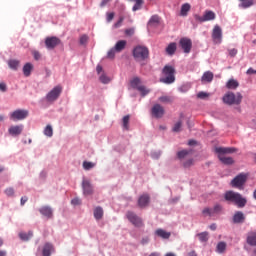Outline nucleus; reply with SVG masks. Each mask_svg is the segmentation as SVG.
<instances>
[{"instance_id": "1", "label": "nucleus", "mask_w": 256, "mask_h": 256, "mask_svg": "<svg viewBox=\"0 0 256 256\" xmlns=\"http://www.w3.org/2000/svg\"><path fill=\"white\" fill-rule=\"evenodd\" d=\"M224 199L225 201H228V203H233V205H236L238 209H243V207L247 205V198L243 197L241 193L233 190L226 191L224 194Z\"/></svg>"}, {"instance_id": "2", "label": "nucleus", "mask_w": 256, "mask_h": 256, "mask_svg": "<svg viewBox=\"0 0 256 256\" xmlns=\"http://www.w3.org/2000/svg\"><path fill=\"white\" fill-rule=\"evenodd\" d=\"M133 57L138 63H143L149 59V48L145 46H136L133 49Z\"/></svg>"}, {"instance_id": "3", "label": "nucleus", "mask_w": 256, "mask_h": 256, "mask_svg": "<svg viewBox=\"0 0 256 256\" xmlns=\"http://www.w3.org/2000/svg\"><path fill=\"white\" fill-rule=\"evenodd\" d=\"M162 73L164 78L160 79L161 83H165L166 85H171V83H175V67L166 65L164 66Z\"/></svg>"}, {"instance_id": "4", "label": "nucleus", "mask_w": 256, "mask_h": 256, "mask_svg": "<svg viewBox=\"0 0 256 256\" xmlns=\"http://www.w3.org/2000/svg\"><path fill=\"white\" fill-rule=\"evenodd\" d=\"M223 103L226 105H241L243 101V95L237 92L236 94L233 92L226 93L222 98Z\"/></svg>"}, {"instance_id": "5", "label": "nucleus", "mask_w": 256, "mask_h": 256, "mask_svg": "<svg viewBox=\"0 0 256 256\" xmlns=\"http://www.w3.org/2000/svg\"><path fill=\"white\" fill-rule=\"evenodd\" d=\"M126 219L134 226L137 227L138 229H141V227H145V223L143 222V218L139 217L135 212L133 211H128L126 213Z\"/></svg>"}, {"instance_id": "6", "label": "nucleus", "mask_w": 256, "mask_h": 256, "mask_svg": "<svg viewBox=\"0 0 256 256\" xmlns=\"http://www.w3.org/2000/svg\"><path fill=\"white\" fill-rule=\"evenodd\" d=\"M130 85L133 89H137L142 95V97H145V95H149L150 91L147 89V87L141 85V78L140 77H134L130 81Z\"/></svg>"}, {"instance_id": "7", "label": "nucleus", "mask_w": 256, "mask_h": 256, "mask_svg": "<svg viewBox=\"0 0 256 256\" xmlns=\"http://www.w3.org/2000/svg\"><path fill=\"white\" fill-rule=\"evenodd\" d=\"M61 93H63V87L61 85H58L54 87L47 95H46V101L48 103H55L59 97H61Z\"/></svg>"}, {"instance_id": "8", "label": "nucleus", "mask_w": 256, "mask_h": 256, "mask_svg": "<svg viewBox=\"0 0 256 256\" xmlns=\"http://www.w3.org/2000/svg\"><path fill=\"white\" fill-rule=\"evenodd\" d=\"M249 175L245 173L238 174L234 179L231 181V186L235 189H243L245 183H247V178Z\"/></svg>"}, {"instance_id": "9", "label": "nucleus", "mask_w": 256, "mask_h": 256, "mask_svg": "<svg viewBox=\"0 0 256 256\" xmlns=\"http://www.w3.org/2000/svg\"><path fill=\"white\" fill-rule=\"evenodd\" d=\"M179 47L183 53L189 54L191 53V49H193V41L190 38L183 37L179 40Z\"/></svg>"}, {"instance_id": "10", "label": "nucleus", "mask_w": 256, "mask_h": 256, "mask_svg": "<svg viewBox=\"0 0 256 256\" xmlns=\"http://www.w3.org/2000/svg\"><path fill=\"white\" fill-rule=\"evenodd\" d=\"M28 115L29 111L27 110H16L11 113L10 119H12V121H23V119H27Z\"/></svg>"}, {"instance_id": "11", "label": "nucleus", "mask_w": 256, "mask_h": 256, "mask_svg": "<svg viewBox=\"0 0 256 256\" xmlns=\"http://www.w3.org/2000/svg\"><path fill=\"white\" fill-rule=\"evenodd\" d=\"M45 45H46V48L49 50L55 49V47H57L58 45H61V39L55 36L47 37L45 39Z\"/></svg>"}, {"instance_id": "12", "label": "nucleus", "mask_w": 256, "mask_h": 256, "mask_svg": "<svg viewBox=\"0 0 256 256\" xmlns=\"http://www.w3.org/2000/svg\"><path fill=\"white\" fill-rule=\"evenodd\" d=\"M151 115L155 117V119H161L163 115H165V108L160 104H155L151 109Z\"/></svg>"}, {"instance_id": "13", "label": "nucleus", "mask_w": 256, "mask_h": 256, "mask_svg": "<svg viewBox=\"0 0 256 256\" xmlns=\"http://www.w3.org/2000/svg\"><path fill=\"white\" fill-rule=\"evenodd\" d=\"M82 189H83V195H93L94 190H93V185L91 184V181L84 179L82 181Z\"/></svg>"}, {"instance_id": "14", "label": "nucleus", "mask_w": 256, "mask_h": 256, "mask_svg": "<svg viewBox=\"0 0 256 256\" xmlns=\"http://www.w3.org/2000/svg\"><path fill=\"white\" fill-rule=\"evenodd\" d=\"M212 38L213 41L216 43H221V39L223 38V31L221 30V27L215 26L212 32Z\"/></svg>"}, {"instance_id": "15", "label": "nucleus", "mask_w": 256, "mask_h": 256, "mask_svg": "<svg viewBox=\"0 0 256 256\" xmlns=\"http://www.w3.org/2000/svg\"><path fill=\"white\" fill-rule=\"evenodd\" d=\"M218 155H229L231 153H237V148L233 147H218L215 149Z\"/></svg>"}, {"instance_id": "16", "label": "nucleus", "mask_w": 256, "mask_h": 256, "mask_svg": "<svg viewBox=\"0 0 256 256\" xmlns=\"http://www.w3.org/2000/svg\"><path fill=\"white\" fill-rule=\"evenodd\" d=\"M9 135H12V137H17L23 133V125H16V126H11L8 129Z\"/></svg>"}, {"instance_id": "17", "label": "nucleus", "mask_w": 256, "mask_h": 256, "mask_svg": "<svg viewBox=\"0 0 256 256\" xmlns=\"http://www.w3.org/2000/svg\"><path fill=\"white\" fill-rule=\"evenodd\" d=\"M246 243L250 245V247H256V231H250L247 233Z\"/></svg>"}, {"instance_id": "18", "label": "nucleus", "mask_w": 256, "mask_h": 256, "mask_svg": "<svg viewBox=\"0 0 256 256\" xmlns=\"http://www.w3.org/2000/svg\"><path fill=\"white\" fill-rule=\"evenodd\" d=\"M150 199L151 198L148 196V194H143L138 199V207H141V209L147 207V205H149Z\"/></svg>"}, {"instance_id": "19", "label": "nucleus", "mask_w": 256, "mask_h": 256, "mask_svg": "<svg viewBox=\"0 0 256 256\" xmlns=\"http://www.w3.org/2000/svg\"><path fill=\"white\" fill-rule=\"evenodd\" d=\"M233 223L239 224V223H245V214H243L242 211L235 212L233 218Z\"/></svg>"}, {"instance_id": "20", "label": "nucleus", "mask_w": 256, "mask_h": 256, "mask_svg": "<svg viewBox=\"0 0 256 256\" xmlns=\"http://www.w3.org/2000/svg\"><path fill=\"white\" fill-rule=\"evenodd\" d=\"M39 212L41 213V215H43L44 217H47V219H51V217H53V210L51 209V207L49 206H43L39 209Z\"/></svg>"}, {"instance_id": "21", "label": "nucleus", "mask_w": 256, "mask_h": 256, "mask_svg": "<svg viewBox=\"0 0 256 256\" xmlns=\"http://www.w3.org/2000/svg\"><path fill=\"white\" fill-rule=\"evenodd\" d=\"M218 159L219 161H221V163H223V165H233V163H235V160H233L232 157L225 156L222 154H218Z\"/></svg>"}, {"instance_id": "22", "label": "nucleus", "mask_w": 256, "mask_h": 256, "mask_svg": "<svg viewBox=\"0 0 256 256\" xmlns=\"http://www.w3.org/2000/svg\"><path fill=\"white\" fill-rule=\"evenodd\" d=\"M213 77H214L213 72L206 71L202 75L201 81L202 83H211V81H213Z\"/></svg>"}, {"instance_id": "23", "label": "nucleus", "mask_w": 256, "mask_h": 256, "mask_svg": "<svg viewBox=\"0 0 256 256\" xmlns=\"http://www.w3.org/2000/svg\"><path fill=\"white\" fill-rule=\"evenodd\" d=\"M103 215L104 211L101 206L94 208V218L96 219V221H101V219H103Z\"/></svg>"}, {"instance_id": "24", "label": "nucleus", "mask_w": 256, "mask_h": 256, "mask_svg": "<svg viewBox=\"0 0 256 256\" xmlns=\"http://www.w3.org/2000/svg\"><path fill=\"white\" fill-rule=\"evenodd\" d=\"M155 235H157V237H161V239H169V237H171V232H167L159 228L155 231Z\"/></svg>"}, {"instance_id": "25", "label": "nucleus", "mask_w": 256, "mask_h": 256, "mask_svg": "<svg viewBox=\"0 0 256 256\" xmlns=\"http://www.w3.org/2000/svg\"><path fill=\"white\" fill-rule=\"evenodd\" d=\"M125 47H127V41L120 40L116 43V45L114 46V49H115L116 53H121V51H123V49H125Z\"/></svg>"}, {"instance_id": "26", "label": "nucleus", "mask_w": 256, "mask_h": 256, "mask_svg": "<svg viewBox=\"0 0 256 256\" xmlns=\"http://www.w3.org/2000/svg\"><path fill=\"white\" fill-rule=\"evenodd\" d=\"M175 51H177V43L172 42L166 47V53L167 55H175Z\"/></svg>"}, {"instance_id": "27", "label": "nucleus", "mask_w": 256, "mask_h": 256, "mask_svg": "<svg viewBox=\"0 0 256 256\" xmlns=\"http://www.w3.org/2000/svg\"><path fill=\"white\" fill-rule=\"evenodd\" d=\"M32 71H33V64L28 62L23 66V73L25 77H30Z\"/></svg>"}, {"instance_id": "28", "label": "nucleus", "mask_w": 256, "mask_h": 256, "mask_svg": "<svg viewBox=\"0 0 256 256\" xmlns=\"http://www.w3.org/2000/svg\"><path fill=\"white\" fill-rule=\"evenodd\" d=\"M215 12L211 11V10H206L204 12V21L207 22V21H215Z\"/></svg>"}, {"instance_id": "29", "label": "nucleus", "mask_w": 256, "mask_h": 256, "mask_svg": "<svg viewBox=\"0 0 256 256\" xmlns=\"http://www.w3.org/2000/svg\"><path fill=\"white\" fill-rule=\"evenodd\" d=\"M160 21H161V18H159L158 15H153L150 18L148 25H149V27H157V25H159Z\"/></svg>"}, {"instance_id": "30", "label": "nucleus", "mask_w": 256, "mask_h": 256, "mask_svg": "<svg viewBox=\"0 0 256 256\" xmlns=\"http://www.w3.org/2000/svg\"><path fill=\"white\" fill-rule=\"evenodd\" d=\"M51 253H53V244H45L42 251L43 256H51Z\"/></svg>"}, {"instance_id": "31", "label": "nucleus", "mask_w": 256, "mask_h": 256, "mask_svg": "<svg viewBox=\"0 0 256 256\" xmlns=\"http://www.w3.org/2000/svg\"><path fill=\"white\" fill-rule=\"evenodd\" d=\"M191 11V5L189 3H185L181 6L180 15L182 17H187V13Z\"/></svg>"}, {"instance_id": "32", "label": "nucleus", "mask_w": 256, "mask_h": 256, "mask_svg": "<svg viewBox=\"0 0 256 256\" xmlns=\"http://www.w3.org/2000/svg\"><path fill=\"white\" fill-rule=\"evenodd\" d=\"M196 237H198L200 243H207L209 241V232L198 233Z\"/></svg>"}, {"instance_id": "33", "label": "nucleus", "mask_w": 256, "mask_h": 256, "mask_svg": "<svg viewBox=\"0 0 256 256\" xmlns=\"http://www.w3.org/2000/svg\"><path fill=\"white\" fill-rule=\"evenodd\" d=\"M226 87L228 89H232V90H235L237 89V87H239V82L235 79H230L228 80V82L226 83Z\"/></svg>"}, {"instance_id": "34", "label": "nucleus", "mask_w": 256, "mask_h": 256, "mask_svg": "<svg viewBox=\"0 0 256 256\" xmlns=\"http://www.w3.org/2000/svg\"><path fill=\"white\" fill-rule=\"evenodd\" d=\"M20 61L19 60H9L8 61V67H10L13 71H17V69H19V65H20Z\"/></svg>"}, {"instance_id": "35", "label": "nucleus", "mask_w": 256, "mask_h": 256, "mask_svg": "<svg viewBox=\"0 0 256 256\" xmlns=\"http://www.w3.org/2000/svg\"><path fill=\"white\" fill-rule=\"evenodd\" d=\"M19 237L22 241H29L33 237V231H29L28 233L20 232Z\"/></svg>"}, {"instance_id": "36", "label": "nucleus", "mask_w": 256, "mask_h": 256, "mask_svg": "<svg viewBox=\"0 0 256 256\" xmlns=\"http://www.w3.org/2000/svg\"><path fill=\"white\" fill-rule=\"evenodd\" d=\"M216 249L218 253H225V249H227V244L225 242H219Z\"/></svg>"}, {"instance_id": "37", "label": "nucleus", "mask_w": 256, "mask_h": 256, "mask_svg": "<svg viewBox=\"0 0 256 256\" xmlns=\"http://www.w3.org/2000/svg\"><path fill=\"white\" fill-rule=\"evenodd\" d=\"M129 1L135 2L132 8V11H139V9H141V6L143 5V0H129Z\"/></svg>"}, {"instance_id": "38", "label": "nucleus", "mask_w": 256, "mask_h": 256, "mask_svg": "<svg viewBox=\"0 0 256 256\" xmlns=\"http://www.w3.org/2000/svg\"><path fill=\"white\" fill-rule=\"evenodd\" d=\"M191 153V150H181L177 153V157L178 159H185V157H187V155H189Z\"/></svg>"}, {"instance_id": "39", "label": "nucleus", "mask_w": 256, "mask_h": 256, "mask_svg": "<svg viewBox=\"0 0 256 256\" xmlns=\"http://www.w3.org/2000/svg\"><path fill=\"white\" fill-rule=\"evenodd\" d=\"M243 9H248V7H253V0H243L240 4Z\"/></svg>"}, {"instance_id": "40", "label": "nucleus", "mask_w": 256, "mask_h": 256, "mask_svg": "<svg viewBox=\"0 0 256 256\" xmlns=\"http://www.w3.org/2000/svg\"><path fill=\"white\" fill-rule=\"evenodd\" d=\"M202 214L204 215V217H213V215H215L213 213V208H204L202 210Z\"/></svg>"}, {"instance_id": "41", "label": "nucleus", "mask_w": 256, "mask_h": 256, "mask_svg": "<svg viewBox=\"0 0 256 256\" xmlns=\"http://www.w3.org/2000/svg\"><path fill=\"white\" fill-rule=\"evenodd\" d=\"M44 135H46V137H53V127H51V125L46 126L44 129Z\"/></svg>"}, {"instance_id": "42", "label": "nucleus", "mask_w": 256, "mask_h": 256, "mask_svg": "<svg viewBox=\"0 0 256 256\" xmlns=\"http://www.w3.org/2000/svg\"><path fill=\"white\" fill-rule=\"evenodd\" d=\"M93 167H95V163L87 162V161L83 162V169H85V171H89V170L93 169Z\"/></svg>"}, {"instance_id": "43", "label": "nucleus", "mask_w": 256, "mask_h": 256, "mask_svg": "<svg viewBox=\"0 0 256 256\" xmlns=\"http://www.w3.org/2000/svg\"><path fill=\"white\" fill-rule=\"evenodd\" d=\"M129 119H130L129 115L124 116L122 119L123 127L124 129H126V131H129Z\"/></svg>"}, {"instance_id": "44", "label": "nucleus", "mask_w": 256, "mask_h": 256, "mask_svg": "<svg viewBox=\"0 0 256 256\" xmlns=\"http://www.w3.org/2000/svg\"><path fill=\"white\" fill-rule=\"evenodd\" d=\"M158 101H160V103H172L173 98L170 96H161L158 98Z\"/></svg>"}, {"instance_id": "45", "label": "nucleus", "mask_w": 256, "mask_h": 256, "mask_svg": "<svg viewBox=\"0 0 256 256\" xmlns=\"http://www.w3.org/2000/svg\"><path fill=\"white\" fill-rule=\"evenodd\" d=\"M181 127H183V122L182 121H178L174 127L172 128V131L174 133H179V131H181Z\"/></svg>"}, {"instance_id": "46", "label": "nucleus", "mask_w": 256, "mask_h": 256, "mask_svg": "<svg viewBox=\"0 0 256 256\" xmlns=\"http://www.w3.org/2000/svg\"><path fill=\"white\" fill-rule=\"evenodd\" d=\"M99 80L104 85H107V83H110V81H111V79H109V77H107V75H105V74H101L100 77H99Z\"/></svg>"}, {"instance_id": "47", "label": "nucleus", "mask_w": 256, "mask_h": 256, "mask_svg": "<svg viewBox=\"0 0 256 256\" xmlns=\"http://www.w3.org/2000/svg\"><path fill=\"white\" fill-rule=\"evenodd\" d=\"M223 210V207L219 204H216L213 208H212V212L214 213V215H219V213Z\"/></svg>"}, {"instance_id": "48", "label": "nucleus", "mask_w": 256, "mask_h": 256, "mask_svg": "<svg viewBox=\"0 0 256 256\" xmlns=\"http://www.w3.org/2000/svg\"><path fill=\"white\" fill-rule=\"evenodd\" d=\"M193 165H195V161L193 159H189L183 163V167H185V169H189V167H193Z\"/></svg>"}, {"instance_id": "49", "label": "nucleus", "mask_w": 256, "mask_h": 256, "mask_svg": "<svg viewBox=\"0 0 256 256\" xmlns=\"http://www.w3.org/2000/svg\"><path fill=\"white\" fill-rule=\"evenodd\" d=\"M123 21H125V17L120 16L119 20L114 24V29H119L123 25Z\"/></svg>"}, {"instance_id": "50", "label": "nucleus", "mask_w": 256, "mask_h": 256, "mask_svg": "<svg viewBox=\"0 0 256 256\" xmlns=\"http://www.w3.org/2000/svg\"><path fill=\"white\" fill-rule=\"evenodd\" d=\"M5 195H7V197H13V195H15V189L13 188H7L5 191H4Z\"/></svg>"}, {"instance_id": "51", "label": "nucleus", "mask_w": 256, "mask_h": 256, "mask_svg": "<svg viewBox=\"0 0 256 256\" xmlns=\"http://www.w3.org/2000/svg\"><path fill=\"white\" fill-rule=\"evenodd\" d=\"M197 97H198V99H207V97H209V93H207V92H199L197 94Z\"/></svg>"}, {"instance_id": "52", "label": "nucleus", "mask_w": 256, "mask_h": 256, "mask_svg": "<svg viewBox=\"0 0 256 256\" xmlns=\"http://www.w3.org/2000/svg\"><path fill=\"white\" fill-rule=\"evenodd\" d=\"M89 41V37L87 35H83L80 37V45H85Z\"/></svg>"}, {"instance_id": "53", "label": "nucleus", "mask_w": 256, "mask_h": 256, "mask_svg": "<svg viewBox=\"0 0 256 256\" xmlns=\"http://www.w3.org/2000/svg\"><path fill=\"white\" fill-rule=\"evenodd\" d=\"M113 19H115V13L113 12L107 13V18H106L107 22L111 23Z\"/></svg>"}, {"instance_id": "54", "label": "nucleus", "mask_w": 256, "mask_h": 256, "mask_svg": "<svg viewBox=\"0 0 256 256\" xmlns=\"http://www.w3.org/2000/svg\"><path fill=\"white\" fill-rule=\"evenodd\" d=\"M32 55H33L35 61H39V59H41V53H39V51H33Z\"/></svg>"}, {"instance_id": "55", "label": "nucleus", "mask_w": 256, "mask_h": 256, "mask_svg": "<svg viewBox=\"0 0 256 256\" xmlns=\"http://www.w3.org/2000/svg\"><path fill=\"white\" fill-rule=\"evenodd\" d=\"M115 48H112L109 52H108V54H107V57L109 58V59H113V57H115Z\"/></svg>"}, {"instance_id": "56", "label": "nucleus", "mask_w": 256, "mask_h": 256, "mask_svg": "<svg viewBox=\"0 0 256 256\" xmlns=\"http://www.w3.org/2000/svg\"><path fill=\"white\" fill-rule=\"evenodd\" d=\"M134 33H135V29H133V28H129V29L125 30V34L128 35L129 37L134 35Z\"/></svg>"}, {"instance_id": "57", "label": "nucleus", "mask_w": 256, "mask_h": 256, "mask_svg": "<svg viewBox=\"0 0 256 256\" xmlns=\"http://www.w3.org/2000/svg\"><path fill=\"white\" fill-rule=\"evenodd\" d=\"M194 17L196 21H199L200 23H205V16H199L196 14Z\"/></svg>"}, {"instance_id": "58", "label": "nucleus", "mask_w": 256, "mask_h": 256, "mask_svg": "<svg viewBox=\"0 0 256 256\" xmlns=\"http://www.w3.org/2000/svg\"><path fill=\"white\" fill-rule=\"evenodd\" d=\"M0 91H2V93H5V91H7V84H5V82L0 83Z\"/></svg>"}, {"instance_id": "59", "label": "nucleus", "mask_w": 256, "mask_h": 256, "mask_svg": "<svg viewBox=\"0 0 256 256\" xmlns=\"http://www.w3.org/2000/svg\"><path fill=\"white\" fill-rule=\"evenodd\" d=\"M72 205H81V199L79 198H74L71 201Z\"/></svg>"}, {"instance_id": "60", "label": "nucleus", "mask_w": 256, "mask_h": 256, "mask_svg": "<svg viewBox=\"0 0 256 256\" xmlns=\"http://www.w3.org/2000/svg\"><path fill=\"white\" fill-rule=\"evenodd\" d=\"M111 1H113V0H102L100 3V7H105V6L109 5V3H111Z\"/></svg>"}, {"instance_id": "61", "label": "nucleus", "mask_w": 256, "mask_h": 256, "mask_svg": "<svg viewBox=\"0 0 256 256\" xmlns=\"http://www.w3.org/2000/svg\"><path fill=\"white\" fill-rule=\"evenodd\" d=\"M230 57H235L237 55V49L233 48L229 50Z\"/></svg>"}, {"instance_id": "62", "label": "nucleus", "mask_w": 256, "mask_h": 256, "mask_svg": "<svg viewBox=\"0 0 256 256\" xmlns=\"http://www.w3.org/2000/svg\"><path fill=\"white\" fill-rule=\"evenodd\" d=\"M149 243V237H144L141 239V245H147Z\"/></svg>"}, {"instance_id": "63", "label": "nucleus", "mask_w": 256, "mask_h": 256, "mask_svg": "<svg viewBox=\"0 0 256 256\" xmlns=\"http://www.w3.org/2000/svg\"><path fill=\"white\" fill-rule=\"evenodd\" d=\"M26 201H29V198L27 196H23L20 200V205L22 206L25 205Z\"/></svg>"}, {"instance_id": "64", "label": "nucleus", "mask_w": 256, "mask_h": 256, "mask_svg": "<svg viewBox=\"0 0 256 256\" xmlns=\"http://www.w3.org/2000/svg\"><path fill=\"white\" fill-rule=\"evenodd\" d=\"M246 73L247 75H254L256 74V70H254L253 68H249Z\"/></svg>"}]
</instances>
